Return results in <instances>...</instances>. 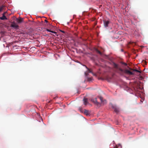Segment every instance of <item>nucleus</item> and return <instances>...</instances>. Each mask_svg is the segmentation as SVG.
Masks as SVG:
<instances>
[{
  "instance_id": "nucleus-1",
  "label": "nucleus",
  "mask_w": 148,
  "mask_h": 148,
  "mask_svg": "<svg viewBox=\"0 0 148 148\" xmlns=\"http://www.w3.org/2000/svg\"><path fill=\"white\" fill-rule=\"evenodd\" d=\"M113 67L115 69V71L116 72L119 73H121V72H122L123 71V69L119 67L118 66V65L115 63H113Z\"/></svg>"
},
{
  "instance_id": "nucleus-2",
  "label": "nucleus",
  "mask_w": 148,
  "mask_h": 148,
  "mask_svg": "<svg viewBox=\"0 0 148 148\" xmlns=\"http://www.w3.org/2000/svg\"><path fill=\"white\" fill-rule=\"evenodd\" d=\"M10 27L14 29H18L19 26L14 21L12 22L11 24Z\"/></svg>"
},
{
  "instance_id": "nucleus-3",
  "label": "nucleus",
  "mask_w": 148,
  "mask_h": 148,
  "mask_svg": "<svg viewBox=\"0 0 148 148\" xmlns=\"http://www.w3.org/2000/svg\"><path fill=\"white\" fill-rule=\"evenodd\" d=\"M111 107L114 109V111L116 113H118L119 111V109L116 106L111 105Z\"/></svg>"
},
{
  "instance_id": "nucleus-4",
  "label": "nucleus",
  "mask_w": 148,
  "mask_h": 148,
  "mask_svg": "<svg viewBox=\"0 0 148 148\" xmlns=\"http://www.w3.org/2000/svg\"><path fill=\"white\" fill-rule=\"evenodd\" d=\"M110 22L108 20H104L103 21V23L104 26L106 27H108V25L110 23Z\"/></svg>"
},
{
  "instance_id": "nucleus-5",
  "label": "nucleus",
  "mask_w": 148,
  "mask_h": 148,
  "mask_svg": "<svg viewBox=\"0 0 148 148\" xmlns=\"http://www.w3.org/2000/svg\"><path fill=\"white\" fill-rule=\"evenodd\" d=\"M91 101L98 105L100 104L99 102L97 101V98H96L91 99Z\"/></svg>"
},
{
  "instance_id": "nucleus-6",
  "label": "nucleus",
  "mask_w": 148,
  "mask_h": 148,
  "mask_svg": "<svg viewBox=\"0 0 148 148\" xmlns=\"http://www.w3.org/2000/svg\"><path fill=\"white\" fill-rule=\"evenodd\" d=\"M125 73L130 75H132L134 74V73L132 72L129 70H125Z\"/></svg>"
},
{
  "instance_id": "nucleus-7",
  "label": "nucleus",
  "mask_w": 148,
  "mask_h": 148,
  "mask_svg": "<svg viewBox=\"0 0 148 148\" xmlns=\"http://www.w3.org/2000/svg\"><path fill=\"white\" fill-rule=\"evenodd\" d=\"M16 20L18 23H21L23 21V18L20 17L19 19L16 18Z\"/></svg>"
},
{
  "instance_id": "nucleus-8",
  "label": "nucleus",
  "mask_w": 148,
  "mask_h": 148,
  "mask_svg": "<svg viewBox=\"0 0 148 148\" xmlns=\"http://www.w3.org/2000/svg\"><path fill=\"white\" fill-rule=\"evenodd\" d=\"M99 98L100 100L101 101V103H106V100H104L103 101V98L102 97H99Z\"/></svg>"
},
{
  "instance_id": "nucleus-9",
  "label": "nucleus",
  "mask_w": 148,
  "mask_h": 148,
  "mask_svg": "<svg viewBox=\"0 0 148 148\" xmlns=\"http://www.w3.org/2000/svg\"><path fill=\"white\" fill-rule=\"evenodd\" d=\"M0 19L2 20H4L7 19V18L5 16V13L3 14V16L2 17H0Z\"/></svg>"
},
{
  "instance_id": "nucleus-10",
  "label": "nucleus",
  "mask_w": 148,
  "mask_h": 148,
  "mask_svg": "<svg viewBox=\"0 0 148 148\" xmlns=\"http://www.w3.org/2000/svg\"><path fill=\"white\" fill-rule=\"evenodd\" d=\"M84 104L85 105H86L88 103L87 99L86 98H84L83 99Z\"/></svg>"
},
{
  "instance_id": "nucleus-11",
  "label": "nucleus",
  "mask_w": 148,
  "mask_h": 148,
  "mask_svg": "<svg viewBox=\"0 0 148 148\" xmlns=\"http://www.w3.org/2000/svg\"><path fill=\"white\" fill-rule=\"evenodd\" d=\"M84 113L86 115H88L89 114L88 111L86 110H84Z\"/></svg>"
},
{
  "instance_id": "nucleus-12",
  "label": "nucleus",
  "mask_w": 148,
  "mask_h": 148,
  "mask_svg": "<svg viewBox=\"0 0 148 148\" xmlns=\"http://www.w3.org/2000/svg\"><path fill=\"white\" fill-rule=\"evenodd\" d=\"M131 70H133V71H136V72H139V73H140L141 72L139 71H138L137 69H131Z\"/></svg>"
},
{
  "instance_id": "nucleus-13",
  "label": "nucleus",
  "mask_w": 148,
  "mask_h": 148,
  "mask_svg": "<svg viewBox=\"0 0 148 148\" xmlns=\"http://www.w3.org/2000/svg\"><path fill=\"white\" fill-rule=\"evenodd\" d=\"M96 52L99 53V54L100 55H102V53H101V51H99V50H98V49H96Z\"/></svg>"
},
{
  "instance_id": "nucleus-14",
  "label": "nucleus",
  "mask_w": 148,
  "mask_h": 148,
  "mask_svg": "<svg viewBox=\"0 0 148 148\" xmlns=\"http://www.w3.org/2000/svg\"><path fill=\"white\" fill-rule=\"evenodd\" d=\"M3 6H1L0 7V12H1L3 10Z\"/></svg>"
},
{
  "instance_id": "nucleus-15",
  "label": "nucleus",
  "mask_w": 148,
  "mask_h": 148,
  "mask_svg": "<svg viewBox=\"0 0 148 148\" xmlns=\"http://www.w3.org/2000/svg\"><path fill=\"white\" fill-rule=\"evenodd\" d=\"M122 64L125 65V66H126L127 65L126 63L124 62H123L122 63Z\"/></svg>"
},
{
  "instance_id": "nucleus-16",
  "label": "nucleus",
  "mask_w": 148,
  "mask_h": 148,
  "mask_svg": "<svg viewBox=\"0 0 148 148\" xmlns=\"http://www.w3.org/2000/svg\"><path fill=\"white\" fill-rule=\"evenodd\" d=\"M85 66L86 67V68L87 69H88V71L89 72H90V73H91V71L89 69H88L86 66Z\"/></svg>"
},
{
  "instance_id": "nucleus-17",
  "label": "nucleus",
  "mask_w": 148,
  "mask_h": 148,
  "mask_svg": "<svg viewBox=\"0 0 148 148\" xmlns=\"http://www.w3.org/2000/svg\"><path fill=\"white\" fill-rule=\"evenodd\" d=\"M51 32H52L53 33H54V34H56L57 33L56 32H54V31H51Z\"/></svg>"
},
{
  "instance_id": "nucleus-18",
  "label": "nucleus",
  "mask_w": 148,
  "mask_h": 148,
  "mask_svg": "<svg viewBox=\"0 0 148 148\" xmlns=\"http://www.w3.org/2000/svg\"><path fill=\"white\" fill-rule=\"evenodd\" d=\"M92 78H88V79L89 81H91L92 80Z\"/></svg>"
},
{
  "instance_id": "nucleus-19",
  "label": "nucleus",
  "mask_w": 148,
  "mask_h": 148,
  "mask_svg": "<svg viewBox=\"0 0 148 148\" xmlns=\"http://www.w3.org/2000/svg\"><path fill=\"white\" fill-rule=\"evenodd\" d=\"M46 30H47V31H48V32H51V30H49V29H46Z\"/></svg>"
},
{
  "instance_id": "nucleus-20",
  "label": "nucleus",
  "mask_w": 148,
  "mask_h": 148,
  "mask_svg": "<svg viewBox=\"0 0 148 148\" xmlns=\"http://www.w3.org/2000/svg\"><path fill=\"white\" fill-rule=\"evenodd\" d=\"M143 62H144L145 63V64L146 63V61H145V60H143Z\"/></svg>"
},
{
  "instance_id": "nucleus-21",
  "label": "nucleus",
  "mask_w": 148,
  "mask_h": 148,
  "mask_svg": "<svg viewBox=\"0 0 148 148\" xmlns=\"http://www.w3.org/2000/svg\"><path fill=\"white\" fill-rule=\"evenodd\" d=\"M85 74L86 76H87L88 74H87V73L85 72Z\"/></svg>"
},
{
  "instance_id": "nucleus-22",
  "label": "nucleus",
  "mask_w": 148,
  "mask_h": 148,
  "mask_svg": "<svg viewBox=\"0 0 148 148\" xmlns=\"http://www.w3.org/2000/svg\"><path fill=\"white\" fill-rule=\"evenodd\" d=\"M60 31L63 33H65V32L63 31L60 30Z\"/></svg>"
},
{
  "instance_id": "nucleus-23",
  "label": "nucleus",
  "mask_w": 148,
  "mask_h": 148,
  "mask_svg": "<svg viewBox=\"0 0 148 148\" xmlns=\"http://www.w3.org/2000/svg\"><path fill=\"white\" fill-rule=\"evenodd\" d=\"M45 21L47 23L48 22V21L47 20H45Z\"/></svg>"
},
{
  "instance_id": "nucleus-24",
  "label": "nucleus",
  "mask_w": 148,
  "mask_h": 148,
  "mask_svg": "<svg viewBox=\"0 0 148 148\" xmlns=\"http://www.w3.org/2000/svg\"><path fill=\"white\" fill-rule=\"evenodd\" d=\"M121 51H123V49H121Z\"/></svg>"
}]
</instances>
